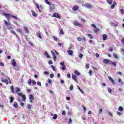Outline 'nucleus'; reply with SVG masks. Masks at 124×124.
I'll return each mask as SVG.
<instances>
[{"instance_id": "obj_38", "label": "nucleus", "mask_w": 124, "mask_h": 124, "mask_svg": "<svg viewBox=\"0 0 124 124\" xmlns=\"http://www.w3.org/2000/svg\"><path fill=\"white\" fill-rule=\"evenodd\" d=\"M116 113L118 116H122L123 115V113H122L121 112H120L119 111H117Z\"/></svg>"}, {"instance_id": "obj_46", "label": "nucleus", "mask_w": 124, "mask_h": 124, "mask_svg": "<svg viewBox=\"0 0 124 124\" xmlns=\"http://www.w3.org/2000/svg\"><path fill=\"white\" fill-rule=\"evenodd\" d=\"M32 85H36V82L34 80H32Z\"/></svg>"}, {"instance_id": "obj_59", "label": "nucleus", "mask_w": 124, "mask_h": 124, "mask_svg": "<svg viewBox=\"0 0 124 124\" xmlns=\"http://www.w3.org/2000/svg\"><path fill=\"white\" fill-rule=\"evenodd\" d=\"M6 18L8 21H9L10 20V16H6Z\"/></svg>"}, {"instance_id": "obj_41", "label": "nucleus", "mask_w": 124, "mask_h": 124, "mask_svg": "<svg viewBox=\"0 0 124 124\" xmlns=\"http://www.w3.org/2000/svg\"><path fill=\"white\" fill-rule=\"evenodd\" d=\"M86 68H87V69H88V68H90V64L87 63L86 64Z\"/></svg>"}, {"instance_id": "obj_5", "label": "nucleus", "mask_w": 124, "mask_h": 124, "mask_svg": "<svg viewBox=\"0 0 124 124\" xmlns=\"http://www.w3.org/2000/svg\"><path fill=\"white\" fill-rule=\"evenodd\" d=\"M33 3H35L37 8L38 9L39 11L40 12H41V9H42V7H39V6L38 5V4L36 2H35V0H33Z\"/></svg>"}, {"instance_id": "obj_8", "label": "nucleus", "mask_w": 124, "mask_h": 124, "mask_svg": "<svg viewBox=\"0 0 124 124\" xmlns=\"http://www.w3.org/2000/svg\"><path fill=\"white\" fill-rule=\"evenodd\" d=\"M72 78L73 79V80L75 81L76 83H78V80H77V77L75 75L72 74Z\"/></svg>"}, {"instance_id": "obj_6", "label": "nucleus", "mask_w": 124, "mask_h": 124, "mask_svg": "<svg viewBox=\"0 0 124 124\" xmlns=\"http://www.w3.org/2000/svg\"><path fill=\"white\" fill-rule=\"evenodd\" d=\"M29 99L30 103H33V100H34V96H33V95L30 94L29 96Z\"/></svg>"}, {"instance_id": "obj_20", "label": "nucleus", "mask_w": 124, "mask_h": 124, "mask_svg": "<svg viewBox=\"0 0 124 124\" xmlns=\"http://www.w3.org/2000/svg\"><path fill=\"white\" fill-rule=\"evenodd\" d=\"M13 106L15 107V108H18V103L16 102H15L14 103Z\"/></svg>"}, {"instance_id": "obj_23", "label": "nucleus", "mask_w": 124, "mask_h": 124, "mask_svg": "<svg viewBox=\"0 0 124 124\" xmlns=\"http://www.w3.org/2000/svg\"><path fill=\"white\" fill-rule=\"evenodd\" d=\"M10 103H12L14 101V98L13 97H10Z\"/></svg>"}, {"instance_id": "obj_12", "label": "nucleus", "mask_w": 124, "mask_h": 124, "mask_svg": "<svg viewBox=\"0 0 124 124\" xmlns=\"http://www.w3.org/2000/svg\"><path fill=\"white\" fill-rule=\"evenodd\" d=\"M72 9L73 11H77V10L79 9V7L77 6H74V7H73Z\"/></svg>"}, {"instance_id": "obj_53", "label": "nucleus", "mask_w": 124, "mask_h": 124, "mask_svg": "<svg viewBox=\"0 0 124 124\" xmlns=\"http://www.w3.org/2000/svg\"><path fill=\"white\" fill-rule=\"evenodd\" d=\"M17 94H18L19 96H22L23 93H17Z\"/></svg>"}, {"instance_id": "obj_29", "label": "nucleus", "mask_w": 124, "mask_h": 124, "mask_svg": "<svg viewBox=\"0 0 124 124\" xmlns=\"http://www.w3.org/2000/svg\"><path fill=\"white\" fill-rule=\"evenodd\" d=\"M107 2L108 4H112V3L113 2V0H107Z\"/></svg>"}, {"instance_id": "obj_50", "label": "nucleus", "mask_w": 124, "mask_h": 124, "mask_svg": "<svg viewBox=\"0 0 124 124\" xmlns=\"http://www.w3.org/2000/svg\"><path fill=\"white\" fill-rule=\"evenodd\" d=\"M49 77L50 78H54V74H50Z\"/></svg>"}, {"instance_id": "obj_60", "label": "nucleus", "mask_w": 124, "mask_h": 124, "mask_svg": "<svg viewBox=\"0 0 124 124\" xmlns=\"http://www.w3.org/2000/svg\"><path fill=\"white\" fill-rule=\"evenodd\" d=\"M13 18H14L15 19H16V20H20L19 18H18V17L15 16H12Z\"/></svg>"}, {"instance_id": "obj_39", "label": "nucleus", "mask_w": 124, "mask_h": 124, "mask_svg": "<svg viewBox=\"0 0 124 124\" xmlns=\"http://www.w3.org/2000/svg\"><path fill=\"white\" fill-rule=\"evenodd\" d=\"M31 108V105L28 104L27 105V109H28V110H30V109Z\"/></svg>"}, {"instance_id": "obj_64", "label": "nucleus", "mask_w": 124, "mask_h": 124, "mask_svg": "<svg viewBox=\"0 0 124 124\" xmlns=\"http://www.w3.org/2000/svg\"><path fill=\"white\" fill-rule=\"evenodd\" d=\"M121 12L122 14H124V9H121Z\"/></svg>"}, {"instance_id": "obj_42", "label": "nucleus", "mask_w": 124, "mask_h": 124, "mask_svg": "<svg viewBox=\"0 0 124 124\" xmlns=\"http://www.w3.org/2000/svg\"><path fill=\"white\" fill-rule=\"evenodd\" d=\"M62 70H65V69H66V66H65V65L63 66L62 68Z\"/></svg>"}, {"instance_id": "obj_48", "label": "nucleus", "mask_w": 124, "mask_h": 124, "mask_svg": "<svg viewBox=\"0 0 124 124\" xmlns=\"http://www.w3.org/2000/svg\"><path fill=\"white\" fill-rule=\"evenodd\" d=\"M51 82H52V80H51V79H50V78H48L47 83H48V84H51Z\"/></svg>"}, {"instance_id": "obj_62", "label": "nucleus", "mask_w": 124, "mask_h": 124, "mask_svg": "<svg viewBox=\"0 0 124 124\" xmlns=\"http://www.w3.org/2000/svg\"><path fill=\"white\" fill-rule=\"evenodd\" d=\"M121 43H122V44H124V37L121 40Z\"/></svg>"}, {"instance_id": "obj_30", "label": "nucleus", "mask_w": 124, "mask_h": 124, "mask_svg": "<svg viewBox=\"0 0 124 124\" xmlns=\"http://www.w3.org/2000/svg\"><path fill=\"white\" fill-rule=\"evenodd\" d=\"M60 34H62V35H63L64 34V32H63V30H62V29H61L60 30Z\"/></svg>"}, {"instance_id": "obj_28", "label": "nucleus", "mask_w": 124, "mask_h": 124, "mask_svg": "<svg viewBox=\"0 0 124 124\" xmlns=\"http://www.w3.org/2000/svg\"><path fill=\"white\" fill-rule=\"evenodd\" d=\"M57 118H58V114H54L52 117L53 120H57Z\"/></svg>"}, {"instance_id": "obj_26", "label": "nucleus", "mask_w": 124, "mask_h": 124, "mask_svg": "<svg viewBox=\"0 0 124 124\" xmlns=\"http://www.w3.org/2000/svg\"><path fill=\"white\" fill-rule=\"evenodd\" d=\"M16 31H17V32H20V33H23V31L20 29H17Z\"/></svg>"}, {"instance_id": "obj_44", "label": "nucleus", "mask_w": 124, "mask_h": 124, "mask_svg": "<svg viewBox=\"0 0 124 124\" xmlns=\"http://www.w3.org/2000/svg\"><path fill=\"white\" fill-rule=\"evenodd\" d=\"M108 93H111L112 92V89H111V88H108Z\"/></svg>"}, {"instance_id": "obj_16", "label": "nucleus", "mask_w": 124, "mask_h": 124, "mask_svg": "<svg viewBox=\"0 0 124 124\" xmlns=\"http://www.w3.org/2000/svg\"><path fill=\"white\" fill-rule=\"evenodd\" d=\"M107 35L106 34H104L103 35V40L105 41L106 39H107Z\"/></svg>"}, {"instance_id": "obj_61", "label": "nucleus", "mask_w": 124, "mask_h": 124, "mask_svg": "<svg viewBox=\"0 0 124 124\" xmlns=\"http://www.w3.org/2000/svg\"><path fill=\"white\" fill-rule=\"evenodd\" d=\"M78 41H82V38L78 37Z\"/></svg>"}, {"instance_id": "obj_47", "label": "nucleus", "mask_w": 124, "mask_h": 124, "mask_svg": "<svg viewBox=\"0 0 124 124\" xmlns=\"http://www.w3.org/2000/svg\"><path fill=\"white\" fill-rule=\"evenodd\" d=\"M44 74H45V75H48L49 72H48L47 71H45V72H44Z\"/></svg>"}, {"instance_id": "obj_9", "label": "nucleus", "mask_w": 124, "mask_h": 124, "mask_svg": "<svg viewBox=\"0 0 124 124\" xmlns=\"http://www.w3.org/2000/svg\"><path fill=\"white\" fill-rule=\"evenodd\" d=\"M2 83H6V85H8V80L7 79H3V78H2L1 79Z\"/></svg>"}, {"instance_id": "obj_31", "label": "nucleus", "mask_w": 124, "mask_h": 124, "mask_svg": "<svg viewBox=\"0 0 124 124\" xmlns=\"http://www.w3.org/2000/svg\"><path fill=\"white\" fill-rule=\"evenodd\" d=\"M16 93H19V92H21V89L19 88L18 87H16Z\"/></svg>"}, {"instance_id": "obj_45", "label": "nucleus", "mask_w": 124, "mask_h": 124, "mask_svg": "<svg viewBox=\"0 0 124 124\" xmlns=\"http://www.w3.org/2000/svg\"><path fill=\"white\" fill-rule=\"evenodd\" d=\"M89 73L90 76H92V74H93V71L90 70L89 71Z\"/></svg>"}, {"instance_id": "obj_32", "label": "nucleus", "mask_w": 124, "mask_h": 124, "mask_svg": "<svg viewBox=\"0 0 124 124\" xmlns=\"http://www.w3.org/2000/svg\"><path fill=\"white\" fill-rule=\"evenodd\" d=\"M3 15H4V16H10V14H8L7 13H3Z\"/></svg>"}, {"instance_id": "obj_36", "label": "nucleus", "mask_w": 124, "mask_h": 124, "mask_svg": "<svg viewBox=\"0 0 124 124\" xmlns=\"http://www.w3.org/2000/svg\"><path fill=\"white\" fill-rule=\"evenodd\" d=\"M52 16H60V14H59V13H54L53 14Z\"/></svg>"}, {"instance_id": "obj_13", "label": "nucleus", "mask_w": 124, "mask_h": 124, "mask_svg": "<svg viewBox=\"0 0 124 124\" xmlns=\"http://www.w3.org/2000/svg\"><path fill=\"white\" fill-rule=\"evenodd\" d=\"M11 63L13 66H16V61H15V60H12Z\"/></svg>"}, {"instance_id": "obj_17", "label": "nucleus", "mask_w": 124, "mask_h": 124, "mask_svg": "<svg viewBox=\"0 0 124 124\" xmlns=\"http://www.w3.org/2000/svg\"><path fill=\"white\" fill-rule=\"evenodd\" d=\"M44 55H45V56H46V57L47 58V59H50L51 58L50 56H49V54H48V53L47 52V51H46L44 53Z\"/></svg>"}, {"instance_id": "obj_19", "label": "nucleus", "mask_w": 124, "mask_h": 124, "mask_svg": "<svg viewBox=\"0 0 124 124\" xmlns=\"http://www.w3.org/2000/svg\"><path fill=\"white\" fill-rule=\"evenodd\" d=\"M37 36L40 38V39H42V37L41 36V33L38 32L37 34Z\"/></svg>"}, {"instance_id": "obj_54", "label": "nucleus", "mask_w": 124, "mask_h": 124, "mask_svg": "<svg viewBox=\"0 0 124 124\" xmlns=\"http://www.w3.org/2000/svg\"><path fill=\"white\" fill-rule=\"evenodd\" d=\"M60 64H61V65H62V66L65 65H64V62H61Z\"/></svg>"}, {"instance_id": "obj_2", "label": "nucleus", "mask_w": 124, "mask_h": 124, "mask_svg": "<svg viewBox=\"0 0 124 124\" xmlns=\"http://www.w3.org/2000/svg\"><path fill=\"white\" fill-rule=\"evenodd\" d=\"M45 1L46 4H48V5H50L49 7V9L50 10H54L55 9V5L54 4H51V2H50V1L49 0H45Z\"/></svg>"}, {"instance_id": "obj_25", "label": "nucleus", "mask_w": 124, "mask_h": 124, "mask_svg": "<svg viewBox=\"0 0 124 124\" xmlns=\"http://www.w3.org/2000/svg\"><path fill=\"white\" fill-rule=\"evenodd\" d=\"M22 100L23 101H24V102L26 101V95L22 94Z\"/></svg>"}, {"instance_id": "obj_34", "label": "nucleus", "mask_w": 124, "mask_h": 124, "mask_svg": "<svg viewBox=\"0 0 124 124\" xmlns=\"http://www.w3.org/2000/svg\"><path fill=\"white\" fill-rule=\"evenodd\" d=\"M28 84L31 86V79H30L28 81Z\"/></svg>"}, {"instance_id": "obj_37", "label": "nucleus", "mask_w": 124, "mask_h": 124, "mask_svg": "<svg viewBox=\"0 0 124 124\" xmlns=\"http://www.w3.org/2000/svg\"><path fill=\"white\" fill-rule=\"evenodd\" d=\"M78 57L79 59H82V58H83V54H82L81 53H80L78 55Z\"/></svg>"}, {"instance_id": "obj_10", "label": "nucleus", "mask_w": 124, "mask_h": 124, "mask_svg": "<svg viewBox=\"0 0 124 124\" xmlns=\"http://www.w3.org/2000/svg\"><path fill=\"white\" fill-rule=\"evenodd\" d=\"M11 33H13V34H14L16 36L17 38H19V36L15 32V31L13 30H10Z\"/></svg>"}, {"instance_id": "obj_55", "label": "nucleus", "mask_w": 124, "mask_h": 124, "mask_svg": "<svg viewBox=\"0 0 124 124\" xmlns=\"http://www.w3.org/2000/svg\"><path fill=\"white\" fill-rule=\"evenodd\" d=\"M31 89H27V93H31Z\"/></svg>"}, {"instance_id": "obj_4", "label": "nucleus", "mask_w": 124, "mask_h": 124, "mask_svg": "<svg viewBox=\"0 0 124 124\" xmlns=\"http://www.w3.org/2000/svg\"><path fill=\"white\" fill-rule=\"evenodd\" d=\"M82 7H86V8H88L89 9H91L93 8V6L91 4L86 3L85 4L82 5Z\"/></svg>"}, {"instance_id": "obj_22", "label": "nucleus", "mask_w": 124, "mask_h": 124, "mask_svg": "<svg viewBox=\"0 0 124 124\" xmlns=\"http://www.w3.org/2000/svg\"><path fill=\"white\" fill-rule=\"evenodd\" d=\"M118 110L119 111H120V112H122V111L124 110V108H123L122 106H120L118 108Z\"/></svg>"}, {"instance_id": "obj_21", "label": "nucleus", "mask_w": 124, "mask_h": 124, "mask_svg": "<svg viewBox=\"0 0 124 124\" xmlns=\"http://www.w3.org/2000/svg\"><path fill=\"white\" fill-rule=\"evenodd\" d=\"M86 35L87 36H89V38H90V39H93V35L90 34H87Z\"/></svg>"}, {"instance_id": "obj_14", "label": "nucleus", "mask_w": 124, "mask_h": 124, "mask_svg": "<svg viewBox=\"0 0 124 124\" xmlns=\"http://www.w3.org/2000/svg\"><path fill=\"white\" fill-rule=\"evenodd\" d=\"M113 58H114V59H116V60H119V56H118L117 54H116V53H113Z\"/></svg>"}, {"instance_id": "obj_3", "label": "nucleus", "mask_w": 124, "mask_h": 124, "mask_svg": "<svg viewBox=\"0 0 124 124\" xmlns=\"http://www.w3.org/2000/svg\"><path fill=\"white\" fill-rule=\"evenodd\" d=\"M73 25L74 26H77V27H78V28H84V25L83 24L78 22L77 21H75L73 23Z\"/></svg>"}, {"instance_id": "obj_51", "label": "nucleus", "mask_w": 124, "mask_h": 124, "mask_svg": "<svg viewBox=\"0 0 124 124\" xmlns=\"http://www.w3.org/2000/svg\"><path fill=\"white\" fill-rule=\"evenodd\" d=\"M37 85H38V86H40V87H41V82L39 81H37Z\"/></svg>"}, {"instance_id": "obj_49", "label": "nucleus", "mask_w": 124, "mask_h": 124, "mask_svg": "<svg viewBox=\"0 0 124 124\" xmlns=\"http://www.w3.org/2000/svg\"><path fill=\"white\" fill-rule=\"evenodd\" d=\"M108 51H109V52H113V47H109V48H108Z\"/></svg>"}, {"instance_id": "obj_35", "label": "nucleus", "mask_w": 124, "mask_h": 124, "mask_svg": "<svg viewBox=\"0 0 124 124\" xmlns=\"http://www.w3.org/2000/svg\"><path fill=\"white\" fill-rule=\"evenodd\" d=\"M50 67L52 68V69L53 70V71H56V69H55V66L53 65H51L50 66Z\"/></svg>"}, {"instance_id": "obj_7", "label": "nucleus", "mask_w": 124, "mask_h": 124, "mask_svg": "<svg viewBox=\"0 0 124 124\" xmlns=\"http://www.w3.org/2000/svg\"><path fill=\"white\" fill-rule=\"evenodd\" d=\"M51 53L52 55L53 59L54 62H56V60H57V56H56V54H55V53L54 52V51H53V50L51 51Z\"/></svg>"}, {"instance_id": "obj_1", "label": "nucleus", "mask_w": 124, "mask_h": 124, "mask_svg": "<svg viewBox=\"0 0 124 124\" xmlns=\"http://www.w3.org/2000/svg\"><path fill=\"white\" fill-rule=\"evenodd\" d=\"M103 62L105 63V64H110V65L117 66V62H114L109 59H103Z\"/></svg>"}, {"instance_id": "obj_52", "label": "nucleus", "mask_w": 124, "mask_h": 124, "mask_svg": "<svg viewBox=\"0 0 124 124\" xmlns=\"http://www.w3.org/2000/svg\"><path fill=\"white\" fill-rule=\"evenodd\" d=\"M71 123H72V120L71 119V118H70V119H69L68 124H71Z\"/></svg>"}, {"instance_id": "obj_15", "label": "nucleus", "mask_w": 124, "mask_h": 124, "mask_svg": "<svg viewBox=\"0 0 124 124\" xmlns=\"http://www.w3.org/2000/svg\"><path fill=\"white\" fill-rule=\"evenodd\" d=\"M75 75H77V76H80V75H81V74L79 71H78V70L75 71Z\"/></svg>"}, {"instance_id": "obj_33", "label": "nucleus", "mask_w": 124, "mask_h": 124, "mask_svg": "<svg viewBox=\"0 0 124 124\" xmlns=\"http://www.w3.org/2000/svg\"><path fill=\"white\" fill-rule=\"evenodd\" d=\"M4 25L5 26H8V25H10V24L9 23H8V22L6 20H4Z\"/></svg>"}, {"instance_id": "obj_18", "label": "nucleus", "mask_w": 124, "mask_h": 124, "mask_svg": "<svg viewBox=\"0 0 124 124\" xmlns=\"http://www.w3.org/2000/svg\"><path fill=\"white\" fill-rule=\"evenodd\" d=\"M24 30L25 31L26 33H29L30 31H29V29H28V28L24 27Z\"/></svg>"}, {"instance_id": "obj_27", "label": "nucleus", "mask_w": 124, "mask_h": 124, "mask_svg": "<svg viewBox=\"0 0 124 124\" xmlns=\"http://www.w3.org/2000/svg\"><path fill=\"white\" fill-rule=\"evenodd\" d=\"M10 89L11 90V92L13 93H14V87L13 86H11L10 87Z\"/></svg>"}, {"instance_id": "obj_63", "label": "nucleus", "mask_w": 124, "mask_h": 124, "mask_svg": "<svg viewBox=\"0 0 124 124\" xmlns=\"http://www.w3.org/2000/svg\"><path fill=\"white\" fill-rule=\"evenodd\" d=\"M53 38L55 41H58V38L56 37L55 36H53Z\"/></svg>"}, {"instance_id": "obj_58", "label": "nucleus", "mask_w": 124, "mask_h": 124, "mask_svg": "<svg viewBox=\"0 0 124 124\" xmlns=\"http://www.w3.org/2000/svg\"><path fill=\"white\" fill-rule=\"evenodd\" d=\"M48 64H53V62L51 60L48 61Z\"/></svg>"}, {"instance_id": "obj_40", "label": "nucleus", "mask_w": 124, "mask_h": 124, "mask_svg": "<svg viewBox=\"0 0 124 124\" xmlns=\"http://www.w3.org/2000/svg\"><path fill=\"white\" fill-rule=\"evenodd\" d=\"M31 12L32 13V15L33 16H36V14H35V13L34 12V11H31Z\"/></svg>"}, {"instance_id": "obj_24", "label": "nucleus", "mask_w": 124, "mask_h": 124, "mask_svg": "<svg viewBox=\"0 0 124 124\" xmlns=\"http://www.w3.org/2000/svg\"><path fill=\"white\" fill-rule=\"evenodd\" d=\"M98 31H99V29L96 27L95 29H94V32H95V33H97V32Z\"/></svg>"}, {"instance_id": "obj_56", "label": "nucleus", "mask_w": 124, "mask_h": 124, "mask_svg": "<svg viewBox=\"0 0 124 124\" xmlns=\"http://www.w3.org/2000/svg\"><path fill=\"white\" fill-rule=\"evenodd\" d=\"M0 66H4V63H3L2 62H0Z\"/></svg>"}, {"instance_id": "obj_43", "label": "nucleus", "mask_w": 124, "mask_h": 124, "mask_svg": "<svg viewBox=\"0 0 124 124\" xmlns=\"http://www.w3.org/2000/svg\"><path fill=\"white\" fill-rule=\"evenodd\" d=\"M73 88H74L73 85L72 84V85L70 86L69 89H70L71 91H73Z\"/></svg>"}, {"instance_id": "obj_11", "label": "nucleus", "mask_w": 124, "mask_h": 124, "mask_svg": "<svg viewBox=\"0 0 124 124\" xmlns=\"http://www.w3.org/2000/svg\"><path fill=\"white\" fill-rule=\"evenodd\" d=\"M68 54H69L70 55V56H72V55H73V50H68L67 51Z\"/></svg>"}, {"instance_id": "obj_57", "label": "nucleus", "mask_w": 124, "mask_h": 124, "mask_svg": "<svg viewBox=\"0 0 124 124\" xmlns=\"http://www.w3.org/2000/svg\"><path fill=\"white\" fill-rule=\"evenodd\" d=\"M81 107L83 109V110H84V111H86V108L85 107V106H84V105H82V106H81Z\"/></svg>"}]
</instances>
